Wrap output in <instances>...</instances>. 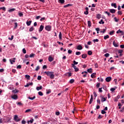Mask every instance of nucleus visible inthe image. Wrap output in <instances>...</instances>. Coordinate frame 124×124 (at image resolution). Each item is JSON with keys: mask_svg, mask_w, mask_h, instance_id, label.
<instances>
[{"mask_svg": "<svg viewBox=\"0 0 124 124\" xmlns=\"http://www.w3.org/2000/svg\"><path fill=\"white\" fill-rule=\"evenodd\" d=\"M45 73L47 75V76L49 77L50 79H54L55 78V75H54V72H45Z\"/></svg>", "mask_w": 124, "mask_h": 124, "instance_id": "nucleus-1", "label": "nucleus"}, {"mask_svg": "<svg viewBox=\"0 0 124 124\" xmlns=\"http://www.w3.org/2000/svg\"><path fill=\"white\" fill-rule=\"evenodd\" d=\"M14 120L16 122H20V121L19 117H18V115H14Z\"/></svg>", "mask_w": 124, "mask_h": 124, "instance_id": "nucleus-2", "label": "nucleus"}, {"mask_svg": "<svg viewBox=\"0 0 124 124\" xmlns=\"http://www.w3.org/2000/svg\"><path fill=\"white\" fill-rule=\"evenodd\" d=\"M16 60V58H15L10 59L9 62H10L11 64H13V62H15Z\"/></svg>", "mask_w": 124, "mask_h": 124, "instance_id": "nucleus-3", "label": "nucleus"}, {"mask_svg": "<svg viewBox=\"0 0 124 124\" xmlns=\"http://www.w3.org/2000/svg\"><path fill=\"white\" fill-rule=\"evenodd\" d=\"M51 26L47 25L46 26L45 29L46 31H51Z\"/></svg>", "mask_w": 124, "mask_h": 124, "instance_id": "nucleus-4", "label": "nucleus"}, {"mask_svg": "<svg viewBox=\"0 0 124 124\" xmlns=\"http://www.w3.org/2000/svg\"><path fill=\"white\" fill-rule=\"evenodd\" d=\"M72 67L74 68L75 71H76V72L79 71V69H78V68H77L76 66L74 65V64H72Z\"/></svg>", "mask_w": 124, "mask_h": 124, "instance_id": "nucleus-5", "label": "nucleus"}, {"mask_svg": "<svg viewBox=\"0 0 124 124\" xmlns=\"http://www.w3.org/2000/svg\"><path fill=\"white\" fill-rule=\"evenodd\" d=\"M81 74L83 75V77L84 78L87 77V74H88V72L87 71L82 72Z\"/></svg>", "mask_w": 124, "mask_h": 124, "instance_id": "nucleus-6", "label": "nucleus"}, {"mask_svg": "<svg viewBox=\"0 0 124 124\" xmlns=\"http://www.w3.org/2000/svg\"><path fill=\"white\" fill-rule=\"evenodd\" d=\"M111 80H112V78L110 77H107L106 78V82H110V81H111Z\"/></svg>", "mask_w": 124, "mask_h": 124, "instance_id": "nucleus-7", "label": "nucleus"}, {"mask_svg": "<svg viewBox=\"0 0 124 124\" xmlns=\"http://www.w3.org/2000/svg\"><path fill=\"white\" fill-rule=\"evenodd\" d=\"M43 29H44V26L43 25H41L39 30V32H41V31H43Z\"/></svg>", "mask_w": 124, "mask_h": 124, "instance_id": "nucleus-8", "label": "nucleus"}, {"mask_svg": "<svg viewBox=\"0 0 124 124\" xmlns=\"http://www.w3.org/2000/svg\"><path fill=\"white\" fill-rule=\"evenodd\" d=\"M77 50H82V49H83V47L82 46H81V45H79L77 47Z\"/></svg>", "mask_w": 124, "mask_h": 124, "instance_id": "nucleus-9", "label": "nucleus"}, {"mask_svg": "<svg viewBox=\"0 0 124 124\" xmlns=\"http://www.w3.org/2000/svg\"><path fill=\"white\" fill-rule=\"evenodd\" d=\"M12 98H13V99H18V96H17V95L15 94L13 96H12Z\"/></svg>", "mask_w": 124, "mask_h": 124, "instance_id": "nucleus-10", "label": "nucleus"}, {"mask_svg": "<svg viewBox=\"0 0 124 124\" xmlns=\"http://www.w3.org/2000/svg\"><path fill=\"white\" fill-rule=\"evenodd\" d=\"M93 95H92L91 98L89 101V104H92V103H93Z\"/></svg>", "mask_w": 124, "mask_h": 124, "instance_id": "nucleus-11", "label": "nucleus"}, {"mask_svg": "<svg viewBox=\"0 0 124 124\" xmlns=\"http://www.w3.org/2000/svg\"><path fill=\"white\" fill-rule=\"evenodd\" d=\"M48 61L49 62H53L54 61V59L51 56H49L48 57Z\"/></svg>", "mask_w": 124, "mask_h": 124, "instance_id": "nucleus-12", "label": "nucleus"}, {"mask_svg": "<svg viewBox=\"0 0 124 124\" xmlns=\"http://www.w3.org/2000/svg\"><path fill=\"white\" fill-rule=\"evenodd\" d=\"M101 102H104V101H106V98L103 97V96H101Z\"/></svg>", "mask_w": 124, "mask_h": 124, "instance_id": "nucleus-13", "label": "nucleus"}, {"mask_svg": "<svg viewBox=\"0 0 124 124\" xmlns=\"http://www.w3.org/2000/svg\"><path fill=\"white\" fill-rule=\"evenodd\" d=\"M87 56V54H83L81 55V58H82V59H86Z\"/></svg>", "mask_w": 124, "mask_h": 124, "instance_id": "nucleus-14", "label": "nucleus"}, {"mask_svg": "<svg viewBox=\"0 0 124 124\" xmlns=\"http://www.w3.org/2000/svg\"><path fill=\"white\" fill-rule=\"evenodd\" d=\"M120 32L122 33V35H124V31H121L120 29L117 31L116 33H120Z\"/></svg>", "mask_w": 124, "mask_h": 124, "instance_id": "nucleus-15", "label": "nucleus"}, {"mask_svg": "<svg viewBox=\"0 0 124 124\" xmlns=\"http://www.w3.org/2000/svg\"><path fill=\"white\" fill-rule=\"evenodd\" d=\"M25 78L27 80H30L31 79V76H30V75H25Z\"/></svg>", "mask_w": 124, "mask_h": 124, "instance_id": "nucleus-16", "label": "nucleus"}, {"mask_svg": "<svg viewBox=\"0 0 124 124\" xmlns=\"http://www.w3.org/2000/svg\"><path fill=\"white\" fill-rule=\"evenodd\" d=\"M95 75H96V73H93L91 74V78H92L93 79V78H95Z\"/></svg>", "mask_w": 124, "mask_h": 124, "instance_id": "nucleus-17", "label": "nucleus"}, {"mask_svg": "<svg viewBox=\"0 0 124 124\" xmlns=\"http://www.w3.org/2000/svg\"><path fill=\"white\" fill-rule=\"evenodd\" d=\"M69 6H72V4H68L67 5H65L63 6L64 8H66V7H69Z\"/></svg>", "mask_w": 124, "mask_h": 124, "instance_id": "nucleus-18", "label": "nucleus"}, {"mask_svg": "<svg viewBox=\"0 0 124 124\" xmlns=\"http://www.w3.org/2000/svg\"><path fill=\"white\" fill-rule=\"evenodd\" d=\"M87 72L89 73H93V69L90 68L87 69Z\"/></svg>", "mask_w": 124, "mask_h": 124, "instance_id": "nucleus-19", "label": "nucleus"}, {"mask_svg": "<svg viewBox=\"0 0 124 124\" xmlns=\"http://www.w3.org/2000/svg\"><path fill=\"white\" fill-rule=\"evenodd\" d=\"M113 45L114 46V47H119V45H118V44H117V43L115 42V41H113Z\"/></svg>", "mask_w": 124, "mask_h": 124, "instance_id": "nucleus-20", "label": "nucleus"}, {"mask_svg": "<svg viewBox=\"0 0 124 124\" xmlns=\"http://www.w3.org/2000/svg\"><path fill=\"white\" fill-rule=\"evenodd\" d=\"M110 13H116V10L111 9L110 10Z\"/></svg>", "mask_w": 124, "mask_h": 124, "instance_id": "nucleus-21", "label": "nucleus"}, {"mask_svg": "<svg viewBox=\"0 0 124 124\" xmlns=\"http://www.w3.org/2000/svg\"><path fill=\"white\" fill-rule=\"evenodd\" d=\"M31 21H27L26 24L27 25V26H30V25H31Z\"/></svg>", "mask_w": 124, "mask_h": 124, "instance_id": "nucleus-22", "label": "nucleus"}, {"mask_svg": "<svg viewBox=\"0 0 124 124\" xmlns=\"http://www.w3.org/2000/svg\"><path fill=\"white\" fill-rule=\"evenodd\" d=\"M15 10H16V9L15 8H12V9L9 10L8 11L9 12H13V11H15Z\"/></svg>", "mask_w": 124, "mask_h": 124, "instance_id": "nucleus-23", "label": "nucleus"}, {"mask_svg": "<svg viewBox=\"0 0 124 124\" xmlns=\"http://www.w3.org/2000/svg\"><path fill=\"white\" fill-rule=\"evenodd\" d=\"M88 54L89 56H92V55H93V52H92V51H91V50H89L88 51Z\"/></svg>", "mask_w": 124, "mask_h": 124, "instance_id": "nucleus-24", "label": "nucleus"}, {"mask_svg": "<svg viewBox=\"0 0 124 124\" xmlns=\"http://www.w3.org/2000/svg\"><path fill=\"white\" fill-rule=\"evenodd\" d=\"M37 91H39V90H42V86H41L40 87H36Z\"/></svg>", "mask_w": 124, "mask_h": 124, "instance_id": "nucleus-25", "label": "nucleus"}, {"mask_svg": "<svg viewBox=\"0 0 124 124\" xmlns=\"http://www.w3.org/2000/svg\"><path fill=\"white\" fill-rule=\"evenodd\" d=\"M111 6H113L114 8H117V5L116 3H111Z\"/></svg>", "mask_w": 124, "mask_h": 124, "instance_id": "nucleus-26", "label": "nucleus"}, {"mask_svg": "<svg viewBox=\"0 0 124 124\" xmlns=\"http://www.w3.org/2000/svg\"><path fill=\"white\" fill-rule=\"evenodd\" d=\"M88 27H92V23L91 22V21H88Z\"/></svg>", "mask_w": 124, "mask_h": 124, "instance_id": "nucleus-27", "label": "nucleus"}, {"mask_svg": "<svg viewBox=\"0 0 124 124\" xmlns=\"http://www.w3.org/2000/svg\"><path fill=\"white\" fill-rule=\"evenodd\" d=\"M12 93H19V91L16 90V89L15 90L12 91Z\"/></svg>", "mask_w": 124, "mask_h": 124, "instance_id": "nucleus-28", "label": "nucleus"}, {"mask_svg": "<svg viewBox=\"0 0 124 124\" xmlns=\"http://www.w3.org/2000/svg\"><path fill=\"white\" fill-rule=\"evenodd\" d=\"M76 55L77 56H80V55H81V52L80 51H77L76 52Z\"/></svg>", "mask_w": 124, "mask_h": 124, "instance_id": "nucleus-29", "label": "nucleus"}, {"mask_svg": "<svg viewBox=\"0 0 124 124\" xmlns=\"http://www.w3.org/2000/svg\"><path fill=\"white\" fill-rule=\"evenodd\" d=\"M29 99H31V100H33V99H35V96H34L33 97H29Z\"/></svg>", "mask_w": 124, "mask_h": 124, "instance_id": "nucleus-30", "label": "nucleus"}, {"mask_svg": "<svg viewBox=\"0 0 124 124\" xmlns=\"http://www.w3.org/2000/svg\"><path fill=\"white\" fill-rule=\"evenodd\" d=\"M34 31V28L33 27L30 28L29 29V31Z\"/></svg>", "mask_w": 124, "mask_h": 124, "instance_id": "nucleus-31", "label": "nucleus"}, {"mask_svg": "<svg viewBox=\"0 0 124 124\" xmlns=\"http://www.w3.org/2000/svg\"><path fill=\"white\" fill-rule=\"evenodd\" d=\"M109 38V35H107L106 36H105L104 37V39H105V40H106V39Z\"/></svg>", "mask_w": 124, "mask_h": 124, "instance_id": "nucleus-32", "label": "nucleus"}, {"mask_svg": "<svg viewBox=\"0 0 124 124\" xmlns=\"http://www.w3.org/2000/svg\"><path fill=\"white\" fill-rule=\"evenodd\" d=\"M35 56V54L32 53L30 55V58H34Z\"/></svg>", "mask_w": 124, "mask_h": 124, "instance_id": "nucleus-33", "label": "nucleus"}, {"mask_svg": "<svg viewBox=\"0 0 124 124\" xmlns=\"http://www.w3.org/2000/svg\"><path fill=\"white\" fill-rule=\"evenodd\" d=\"M60 3L63 4L64 3V0H59Z\"/></svg>", "mask_w": 124, "mask_h": 124, "instance_id": "nucleus-34", "label": "nucleus"}, {"mask_svg": "<svg viewBox=\"0 0 124 124\" xmlns=\"http://www.w3.org/2000/svg\"><path fill=\"white\" fill-rule=\"evenodd\" d=\"M75 82L74 79H71V80H70L69 83H70V84H73V82Z\"/></svg>", "mask_w": 124, "mask_h": 124, "instance_id": "nucleus-35", "label": "nucleus"}, {"mask_svg": "<svg viewBox=\"0 0 124 124\" xmlns=\"http://www.w3.org/2000/svg\"><path fill=\"white\" fill-rule=\"evenodd\" d=\"M123 52H124V50L123 49H119L118 50L119 54H122V53H123Z\"/></svg>", "mask_w": 124, "mask_h": 124, "instance_id": "nucleus-36", "label": "nucleus"}, {"mask_svg": "<svg viewBox=\"0 0 124 124\" xmlns=\"http://www.w3.org/2000/svg\"><path fill=\"white\" fill-rule=\"evenodd\" d=\"M17 69H21L22 68V66L21 65H19L16 67Z\"/></svg>", "mask_w": 124, "mask_h": 124, "instance_id": "nucleus-37", "label": "nucleus"}, {"mask_svg": "<svg viewBox=\"0 0 124 124\" xmlns=\"http://www.w3.org/2000/svg\"><path fill=\"white\" fill-rule=\"evenodd\" d=\"M14 37V36L12 35V36H11V38L9 37V38H8V39H9V40H13Z\"/></svg>", "mask_w": 124, "mask_h": 124, "instance_id": "nucleus-38", "label": "nucleus"}, {"mask_svg": "<svg viewBox=\"0 0 124 124\" xmlns=\"http://www.w3.org/2000/svg\"><path fill=\"white\" fill-rule=\"evenodd\" d=\"M105 31H106V30L103 29V31H100V32H101L102 33H105Z\"/></svg>", "mask_w": 124, "mask_h": 124, "instance_id": "nucleus-39", "label": "nucleus"}, {"mask_svg": "<svg viewBox=\"0 0 124 124\" xmlns=\"http://www.w3.org/2000/svg\"><path fill=\"white\" fill-rule=\"evenodd\" d=\"M114 32H115V31H111L109 32V35H113V34H114Z\"/></svg>", "mask_w": 124, "mask_h": 124, "instance_id": "nucleus-40", "label": "nucleus"}, {"mask_svg": "<svg viewBox=\"0 0 124 124\" xmlns=\"http://www.w3.org/2000/svg\"><path fill=\"white\" fill-rule=\"evenodd\" d=\"M99 24H104V21H103V19H101V21L99 22Z\"/></svg>", "mask_w": 124, "mask_h": 124, "instance_id": "nucleus-41", "label": "nucleus"}, {"mask_svg": "<svg viewBox=\"0 0 124 124\" xmlns=\"http://www.w3.org/2000/svg\"><path fill=\"white\" fill-rule=\"evenodd\" d=\"M31 109H27V110L25 111V113H29V112H31Z\"/></svg>", "mask_w": 124, "mask_h": 124, "instance_id": "nucleus-42", "label": "nucleus"}, {"mask_svg": "<svg viewBox=\"0 0 124 124\" xmlns=\"http://www.w3.org/2000/svg\"><path fill=\"white\" fill-rule=\"evenodd\" d=\"M17 105H19V106H22V105H23V104H22V103H21V102H18V103H17Z\"/></svg>", "mask_w": 124, "mask_h": 124, "instance_id": "nucleus-43", "label": "nucleus"}, {"mask_svg": "<svg viewBox=\"0 0 124 124\" xmlns=\"http://www.w3.org/2000/svg\"><path fill=\"white\" fill-rule=\"evenodd\" d=\"M38 94H39V95H40L41 96H42V95H43V93H42L41 92H38Z\"/></svg>", "mask_w": 124, "mask_h": 124, "instance_id": "nucleus-44", "label": "nucleus"}, {"mask_svg": "<svg viewBox=\"0 0 124 124\" xmlns=\"http://www.w3.org/2000/svg\"><path fill=\"white\" fill-rule=\"evenodd\" d=\"M22 51H23V54H26V53H27V50H26V49H25V48H23L22 49Z\"/></svg>", "mask_w": 124, "mask_h": 124, "instance_id": "nucleus-45", "label": "nucleus"}, {"mask_svg": "<svg viewBox=\"0 0 124 124\" xmlns=\"http://www.w3.org/2000/svg\"><path fill=\"white\" fill-rule=\"evenodd\" d=\"M17 27H18V24L17 22L15 23V29H17Z\"/></svg>", "mask_w": 124, "mask_h": 124, "instance_id": "nucleus-46", "label": "nucleus"}, {"mask_svg": "<svg viewBox=\"0 0 124 124\" xmlns=\"http://www.w3.org/2000/svg\"><path fill=\"white\" fill-rule=\"evenodd\" d=\"M109 56H110V54H109V53H106L105 54V56H106V58H108V57H109Z\"/></svg>", "mask_w": 124, "mask_h": 124, "instance_id": "nucleus-47", "label": "nucleus"}, {"mask_svg": "<svg viewBox=\"0 0 124 124\" xmlns=\"http://www.w3.org/2000/svg\"><path fill=\"white\" fill-rule=\"evenodd\" d=\"M59 38H60V39L62 40V32H60V33H59Z\"/></svg>", "mask_w": 124, "mask_h": 124, "instance_id": "nucleus-48", "label": "nucleus"}, {"mask_svg": "<svg viewBox=\"0 0 124 124\" xmlns=\"http://www.w3.org/2000/svg\"><path fill=\"white\" fill-rule=\"evenodd\" d=\"M96 18H97V19H100V18H101L100 15L98 14V15L96 16Z\"/></svg>", "mask_w": 124, "mask_h": 124, "instance_id": "nucleus-49", "label": "nucleus"}, {"mask_svg": "<svg viewBox=\"0 0 124 124\" xmlns=\"http://www.w3.org/2000/svg\"><path fill=\"white\" fill-rule=\"evenodd\" d=\"M40 68L39 67V66H37V67L35 69L36 71H38V70H39Z\"/></svg>", "mask_w": 124, "mask_h": 124, "instance_id": "nucleus-50", "label": "nucleus"}, {"mask_svg": "<svg viewBox=\"0 0 124 124\" xmlns=\"http://www.w3.org/2000/svg\"><path fill=\"white\" fill-rule=\"evenodd\" d=\"M115 22H119V19H117L116 17L114 18Z\"/></svg>", "mask_w": 124, "mask_h": 124, "instance_id": "nucleus-51", "label": "nucleus"}, {"mask_svg": "<svg viewBox=\"0 0 124 124\" xmlns=\"http://www.w3.org/2000/svg\"><path fill=\"white\" fill-rule=\"evenodd\" d=\"M101 113L103 114H106V111H104V110H101Z\"/></svg>", "mask_w": 124, "mask_h": 124, "instance_id": "nucleus-52", "label": "nucleus"}, {"mask_svg": "<svg viewBox=\"0 0 124 124\" xmlns=\"http://www.w3.org/2000/svg\"><path fill=\"white\" fill-rule=\"evenodd\" d=\"M73 63L74 64H74V65H75L76 64H77L78 63V62H76V61H74Z\"/></svg>", "mask_w": 124, "mask_h": 124, "instance_id": "nucleus-53", "label": "nucleus"}, {"mask_svg": "<svg viewBox=\"0 0 124 124\" xmlns=\"http://www.w3.org/2000/svg\"><path fill=\"white\" fill-rule=\"evenodd\" d=\"M118 14H119V15H122L123 14V13H122V11H119L118 12Z\"/></svg>", "mask_w": 124, "mask_h": 124, "instance_id": "nucleus-54", "label": "nucleus"}, {"mask_svg": "<svg viewBox=\"0 0 124 124\" xmlns=\"http://www.w3.org/2000/svg\"><path fill=\"white\" fill-rule=\"evenodd\" d=\"M93 94H94V97H96V96H97V94H96V93L95 92H93Z\"/></svg>", "mask_w": 124, "mask_h": 124, "instance_id": "nucleus-55", "label": "nucleus"}, {"mask_svg": "<svg viewBox=\"0 0 124 124\" xmlns=\"http://www.w3.org/2000/svg\"><path fill=\"white\" fill-rule=\"evenodd\" d=\"M106 14H107L108 15V16H110V15H111V14H110V13L108 12H105Z\"/></svg>", "mask_w": 124, "mask_h": 124, "instance_id": "nucleus-56", "label": "nucleus"}, {"mask_svg": "<svg viewBox=\"0 0 124 124\" xmlns=\"http://www.w3.org/2000/svg\"><path fill=\"white\" fill-rule=\"evenodd\" d=\"M41 78H42L41 76H38L37 79L40 80H41Z\"/></svg>", "mask_w": 124, "mask_h": 124, "instance_id": "nucleus-57", "label": "nucleus"}, {"mask_svg": "<svg viewBox=\"0 0 124 124\" xmlns=\"http://www.w3.org/2000/svg\"><path fill=\"white\" fill-rule=\"evenodd\" d=\"M68 54H72V50H68Z\"/></svg>", "mask_w": 124, "mask_h": 124, "instance_id": "nucleus-58", "label": "nucleus"}, {"mask_svg": "<svg viewBox=\"0 0 124 124\" xmlns=\"http://www.w3.org/2000/svg\"><path fill=\"white\" fill-rule=\"evenodd\" d=\"M0 9H2V10H3V11H5V10H6L5 7H2L0 8Z\"/></svg>", "mask_w": 124, "mask_h": 124, "instance_id": "nucleus-59", "label": "nucleus"}, {"mask_svg": "<svg viewBox=\"0 0 124 124\" xmlns=\"http://www.w3.org/2000/svg\"><path fill=\"white\" fill-rule=\"evenodd\" d=\"M116 89L114 88H112L110 89V91L111 92H114V91H115Z\"/></svg>", "mask_w": 124, "mask_h": 124, "instance_id": "nucleus-60", "label": "nucleus"}, {"mask_svg": "<svg viewBox=\"0 0 124 124\" xmlns=\"http://www.w3.org/2000/svg\"><path fill=\"white\" fill-rule=\"evenodd\" d=\"M99 92L100 93H102V88H99Z\"/></svg>", "mask_w": 124, "mask_h": 124, "instance_id": "nucleus-61", "label": "nucleus"}, {"mask_svg": "<svg viewBox=\"0 0 124 124\" xmlns=\"http://www.w3.org/2000/svg\"><path fill=\"white\" fill-rule=\"evenodd\" d=\"M18 15H19V16H20V17H22V16H23V13H19L18 14Z\"/></svg>", "mask_w": 124, "mask_h": 124, "instance_id": "nucleus-62", "label": "nucleus"}, {"mask_svg": "<svg viewBox=\"0 0 124 124\" xmlns=\"http://www.w3.org/2000/svg\"><path fill=\"white\" fill-rule=\"evenodd\" d=\"M120 48H121V49H124V45H120Z\"/></svg>", "mask_w": 124, "mask_h": 124, "instance_id": "nucleus-63", "label": "nucleus"}, {"mask_svg": "<svg viewBox=\"0 0 124 124\" xmlns=\"http://www.w3.org/2000/svg\"><path fill=\"white\" fill-rule=\"evenodd\" d=\"M97 103H98V104H101L100 100V99H97Z\"/></svg>", "mask_w": 124, "mask_h": 124, "instance_id": "nucleus-64", "label": "nucleus"}]
</instances>
